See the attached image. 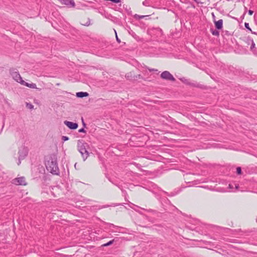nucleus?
I'll list each match as a JSON object with an SVG mask.
<instances>
[{
	"instance_id": "obj_1",
	"label": "nucleus",
	"mask_w": 257,
	"mask_h": 257,
	"mask_svg": "<svg viewBox=\"0 0 257 257\" xmlns=\"http://www.w3.org/2000/svg\"><path fill=\"white\" fill-rule=\"evenodd\" d=\"M46 166L47 170L53 174H58L59 173V168L55 158L51 157L47 161Z\"/></svg>"
},
{
	"instance_id": "obj_2",
	"label": "nucleus",
	"mask_w": 257,
	"mask_h": 257,
	"mask_svg": "<svg viewBox=\"0 0 257 257\" xmlns=\"http://www.w3.org/2000/svg\"><path fill=\"white\" fill-rule=\"evenodd\" d=\"M89 145L87 143L78 141L77 143V149L81 154L83 161H85L89 155L88 151Z\"/></svg>"
},
{
	"instance_id": "obj_3",
	"label": "nucleus",
	"mask_w": 257,
	"mask_h": 257,
	"mask_svg": "<svg viewBox=\"0 0 257 257\" xmlns=\"http://www.w3.org/2000/svg\"><path fill=\"white\" fill-rule=\"evenodd\" d=\"M29 149L25 146H21L19 150V161L18 165H20L21 163V160H24L28 155Z\"/></svg>"
},
{
	"instance_id": "obj_4",
	"label": "nucleus",
	"mask_w": 257,
	"mask_h": 257,
	"mask_svg": "<svg viewBox=\"0 0 257 257\" xmlns=\"http://www.w3.org/2000/svg\"><path fill=\"white\" fill-rule=\"evenodd\" d=\"M10 73L11 76L15 80L22 84L23 80L17 71H16L15 69H11Z\"/></svg>"
},
{
	"instance_id": "obj_5",
	"label": "nucleus",
	"mask_w": 257,
	"mask_h": 257,
	"mask_svg": "<svg viewBox=\"0 0 257 257\" xmlns=\"http://www.w3.org/2000/svg\"><path fill=\"white\" fill-rule=\"evenodd\" d=\"M161 77L165 80L174 81L175 80L174 76L168 71L163 72L161 74Z\"/></svg>"
},
{
	"instance_id": "obj_6",
	"label": "nucleus",
	"mask_w": 257,
	"mask_h": 257,
	"mask_svg": "<svg viewBox=\"0 0 257 257\" xmlns=\"http://www.w3.org/2000/svg\"><path fill=\"white\" fill-rule=\"evenodd\" d=\"M12 183L16 185H26V183L25 178L24 177H21L15 178L12 180Z\"/></svg>"
},
{
	"instance_id": "obj_7",
	"label": "nucleus",
	"mask_w": 257,
	"mask_h": 257,
	"mask_svg": "<svg viewBox=\"0 0 257 257\" xmlns=\"http://www.w3.org/2000/svg\"><path fill=\"white\" fill-rule=\"evenodd\" d=\"M180 80L184 83L194 87H199L200 86L196 82H192L190 79H186L184 77L180 78Z\"/></svg>"
},
{
	"instance_id": "obj_8",
	"label": "nucleus",
	"mask_w": 257,
	"mask_h": 257,
	"mask_svg": "<svg viewBox=\"0 0 257 257\" xmlns=\"http://www.w3.org/2000/svg\"><path fill=\"white\" fill-rule=\"evenodd\" d=\"M64 124L68 126L69 128L72 130L76 129L78 127V124L77 123H74L73 122L69 121L67 120H65L64 121Z\"/></svg>"
},
{
	"instance_id": "obj_9",
	"label": "nucleus",
	"mask_w": 257,
	"mask_h": 257,
	"mask_svg": "<svg viewBox=\"0 0 257 257\" xmlns=\"http://www.w3.org/2000/svg\"><path fill=\"white\" fill-rule=\"evenodd\" d=\"M62 4H64L70 7L75 6V3L73 0H58Z\"/></svg>"
},
{
	"instance_id": "obj_10",
	"label": "nucleus",
	"mask_w": 257,
	"mask_h": 257,
	"mask_svg": "<svg viewBox=\"0 0 257 257\" xmlns=\"http://www.w3.org/2000/svg\"><path fill=\"white\" fill-rule=\"evenodd\" d=\"M215 27L218 30H220L223 27V20L222 19L219 20L217 21H214Z\"/></svg>"
},
{
	"instance_id": "obj_11",
	"label": "nucleus",
	"mask_w": 257,
	"mask_h": 257,
	"mask_svg": "<svg viewBox=\"0 0 257 257\" xmlns=\"http://www.w3.org/2000/svg\"><path fill=\"white\" fill-rule=\"evenodd\" d=\"M22 84L25 85V86H26L29 88H33V89H38L37 88V86H36V84L35 83H27L26 82H25V81H23L22 83Z\"/></svg>"
},
{
	"instance_id": "obj_12",
	"label": "nucleus",
	"mask_w": 257,
	"mask_h": 257,
	"mask_svg": "<svg viewBox=\"0 0 257 257\" xmlns=\"http://www.w3.org/2000/svg\"><path fill=\"white\" fill-rule=\"evenodd\" d=\"M88 93L86 92H79L76 93V96L78 97L82 98L88 96Z\"/></svg>"
},
{
	"instance_id": "obj_13",
	"label": "nucleus",
	"mask_w": 257,
	"mask_h": 257,
	"mask_svg": "<svg viewBox=\"0 0 257 257\" xmlns=\"http://www.w3.org/2000/svg\"><path fill=\"white\" fill-rule=\"evenodd\" d=\"M247 41L248 42H250V49L252 51L253 50V49L254 48L255 44L253 41V40L249 37L247 38Z\"/></svg>"
},
{
	"instance_id": "obj_14",
	"label": "nucleus",
	"mask_w": 257,
	"mask_h": 257,
	"mask_svg": "<svg viewBox=\"0 0 257 257\" xmlns=\"http://www.w3.org/2000/svg\"><path fill=\"white\" fill-rule=\"evenodd\" d=\"M210 31H211V33H212V34L213 35L216 36H219V32L217 30H213V29H211Z\"/></svg>"
},
{
	"instance_id": "obj_15",
	"label": "nucleus",
	"mask_w": 257,
	"mask_h": 257,
	"mask_svg": "<svg viewBox=\"0 0 257 257\" xmlns=\"http://www.w3.org/2000/svg\"><path fill=\"white\" fill-rule=\"evenodd\" d=\"M231 34V33L228 31H223L222 32V36H230Z\"/></svg>"
},
{
	"instance_id": "obj_16",
	"label": "nucleus",
	"mask_w": 257,
	"mask_h": 257,
	"mask_svg": "<svg viewBox=\"0 0 257 257\" xmlns=\"http://www.w3.org/2000/svg\"><path fill=\"white\" fill-rule=\"evenodd\" d=\"M244 26H245V27L247 29H248L249 31H250L252 33H253V34H255V33L251 31V29H250V27H249V24H248V23H245V24H244Z\"/></svg>"
},
{
	"instance_id": "obj_17",
	"label": "nucleus",
	"mask_w": 257,
	"mask_h": 257,
	"mask_svg": "<svg viewBox=\"0 0 257 257\" xmlns=\"http://www.w3.org/2000/svg\"><path fill=\"white\" fill-rule=\"evenodd\" d=\"M113 240H112L108 241L107 243L103 244L102 246H109V245L112 244L113 243Z\"/></svg>"
},
{
	"instance_id": "obj_18",
	"label": "nucleus",
	"mask_w": 257,
	"mask_h": 257,
	"mask_svg": "<svg viewBox=\"0 0 257 257\" xmlns=\"http://www.w3.org/2000/svg\"><path fill=\"white\" fill-rule=\"evenodd\" d=\"M27 107H28V108H29V109H33V108H34V105H32V104H31V103H27Z\"/></svg>"
},
{
	"instance_id": "obj_19",
	"label": "nucleus",
	"mask_w": 257,
	"mask_h": 257,
	"mask_svg": "<svg viewBox=\"0 0 257 257\" xmlns=\"http://www.w3.org/2000/svg\"><path fill=\"white\" fill-rule=\"evenodd\" d=\"M236 173L237 174H241V169L240 167H237L236 169Z\"/></svg>"
},
{
	"instance_id": "obj_20",
	"label": "nucleus",
	"mask_w": 257,
	"mask_h": 257,
	"mask_svg": "<svg viewBox=\"0 0 257 257\" xmlns=\"http://www.w3.org/2000/svg\"><path fill=\"white\" fill-rule=\"evenodd\" d=\"M62 140L64 141H68L69 140V138L66 136H63L62 138Z\"/></svg>"
},
{
	"instance_id": "obj_21",
	"label": "nucleus",
	"mask_w": 257,
	"mask_h": 257,
	"mask_svg": "<svg viewBox=\"0 0 257 257\" xmlns=\"http://www.w3.org/2000/svg\"><path fill=\"white\" fill-rule=\"evenodd\" d=\"M111 1L114 3H116V4H118V3H121L120 0H111Z\"/></svg>"
},
{
	"instance_id": "obj_22",
	"label": "nucleus",
	"mask_w": 257,
	"mask_h": 257,
	"mask_svg": "<svg viewBox=\"0 0 257 257\" xmlns=\"http://www.w3.org/2000/svg\"><path fill=\"white\" fill-rule=\"evenodd\" d=\"M115 35H116V39L117 40V41L118 42V43H120V39H118V38L117 37V34H116V31H115Z\"/></svg>"
},
{
	"instance_id": "obj_23",
	"label": "nucleus",
	"mask_w": 257,
	"mask_h": 257,
	"mask_svg": "<svg viewBox=\"0 0 257 257\" xmlns=\"http://www.w3.org/2000/svg\"><path fill=\"white\" fill-rule=\"evenodd\" d=\"M79 132L80 133H85V131L84 128H82L79 130Z\"/></svg>"
},
{
	"instance_id": "obj_24",
	"label": "nucleus",
	"mask_w": 257,
	"mask_h": 257,
	"mask_svg": "<svg viewBox=\"0 0 257 257\" xmlns=\"http://www.w3.org/2000/svg\"><path fill=\"white\" fill-rule=\"evenodd\" d=\"M253 12L252 10H249L248 11V14H249V15H252V14H253Z\"/></svg>"
},
{
	"instance_id": "obj_25",
	"label": "nucleus",
	"mask_w": 257,
	"mask_h": 257,
	"mask_svg": "<svg viewBox=\"0 0 257 257\" xmlns=\"http://www.w3.org/2000/svg\"><path fill=\"white\" fill-rule=\"evenodd\" d=\"M149 70L150 72H151V71H157V70L155 69H149Z\"/></svg>"
},
{
	"instance_id": "obj_26",
	"label": "nucleus",
	"mask_w": 257,
	"mask_h": 257,
	"mask_svg": "<svg viewBox=\"0 0 257 257\" xmlns=\"http://www.w3.org/2000/svg\"><path fill=\"white\" fill-rule=\"evenodd\" d=\"M235 188L237 189L239 187L238 184H235Z\"/></svg>"
},
{
	"instance_id": "obj_27",
	"label": "nucleus",
	"mask_w": 257,
	"mask_h": 257,
	"mask_svg": "<svg viewBox=\"0 0 257 257\" xmlns=\"http://www.w3.org/2000/svg\"><path fill=\"white\" fill-rule=\"evenodd\" d=\"M229 188L232 189L233 188V185L231 184H229Z\"/></svg>"
},
{
	"instance_id": "obj_28",
	"label": "nucleus",
	"mask_w": 257,
	"mask_h": 257,
	"mask_svg": "<svg viewBox=\"0 0 257 257\" xmlns=\"http://www.w3.org/2000/svg\"><path fill=\"white\" fill-rule=\"evenodd\" d=\"M137 78H138V77H137ZM138 78H142V76H141V75H138Z\"/></svg>"
},
{
	"instance_id": "obj_29",
	"label": "nucleus",
	"mask_w": 257,
	"mask_h": 257,
	"mask_svg": "<svg viewBox=\"0 0 257 257\" xmlns=\"http://www.w3.org/2000/svg\"><path fill=\"white\" fill-rule=\"evenodd\" d=\"M246 42L247 43V44H248V45L250 44V42H248L247 40H246Z\"/></svg>"
},
{
	"instance_id": "obj_30",
	"label": "nucleus",
	"mask_w": 257,
	"mask_h": 257,
	"mask_svg": "<svg viewBox=\"0 0 257 257\" xmlns=\"http://www.w3.org/2000/svg\"><path fill=\"white\" fill-rule=\"evenodd\" d=\"M4 127V124H3V125L2 128V130H1V132L2 131L3 128V127Z\"/></svg>"
},
{
	"instance_id": "obj_31",
	"label": "nucleus",
	"mask_w": 257,
	"mask_h": 257,
	"mask_svg": "<svg viewBox=\"0 0 257 257\" xmlns=\"http://www.w3.org/2000/svg\"><path fill=\"white\" fill-rule=\"evenodd\" d=\"M144 17V16H141L140 18H143Z\"/></svg>"
},
{
	"instance_id": "obj_32",
	"label": "nucleus",
	"mask_w": 257,
	"mask_h": 257,
	"mask_svg": "<svg viewBox=\"0 0 257 257\" xmlns=\"http://www.w3.org/2000/svg\"><path fill=\"white\" fill-rule=\"evenodd\" d=\"M89 25V24H86L85 25L86 26H88Z\"/></svg>"
}]
</instances>
